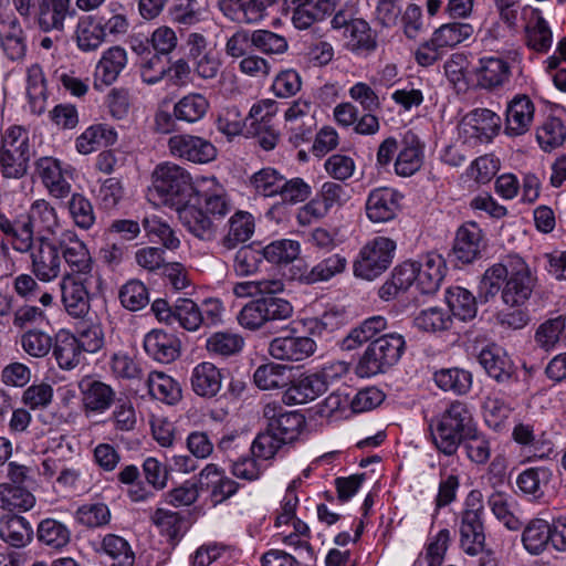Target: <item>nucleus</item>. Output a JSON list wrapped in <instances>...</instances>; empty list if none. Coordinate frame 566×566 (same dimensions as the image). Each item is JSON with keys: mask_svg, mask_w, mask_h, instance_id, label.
Listing matches in <instances>:
<instances>
[{"mask_svg": "<svg viewBox=\"0 0 566 566\" xmlns=\"http://www.w3.org/2000/svg\"><path fill=\"white\" fill-rule=\"evenodd\" d=\"M475 428L473 417L464 402L453 401L430 422L434 446L446 455L457 452L463 439Z\"/></svg>", "mask_w": 566, "mask_h": 566, "instance_id": "nucleus-1", "label": "nucleus"}, {"mask_svg": "<svg viewBox=\"0 0 566 566\" xmlns=\"http://www.w3.org/2000/svg\"><path fill=\"white\" fill-rule=\"evenodd\" d=\"M293 315L292 304L281 297L262 296L247 303L238 314L239 324L250 331H256L262 327L287 329L284 324Z\"/></svg>", "mask_w": 566, "mask_h": 566, "instance_id": "nucleus-2", "label": "nucleus"}, {"mask_svg": "<svg viewBox=\"0 0 566 566\" xmlns=\"http://www.w3.org/2000/svg\"><path fill=\"white\" fill-rule=\"evenodd\" d=\"M85 282L77 298L73 300V357L80 353L94 354L104 346V333L94 313L90 312ZM77 364L73 359V367Z\"/></svg>", "mask_w": 566, "mask_h": 566, "instance_id": "nucleus-3", "label": "nucleus"}, {"mask_svg": "<svg viewBox=\"0 0 566 566\" xmlns=\"http://www.w3.org/2000/svg\"><path fill=\"white\" fill-rule=\"evenodd\" d=\"M195 191L190 174L176 164L158 165L153 172L150 193L157 196L164 205L178 207L190 202Z\"/></svg>", "mask_w": 566, "mask_h": 566, "instance_id": "nucleus-4", "label": "nucleus"}, {"mask_svg": "<svg viewBox=\"0 0 566 566\" xmlns=\"http://www.w3.org/2000/svg\"><path fill=\"white\" fill-rule=\"evenodd\" d=\"M405 339L397 333L382 335L374 339L358 361L356 373L359 377H371L385 373L401 357Z\"/></svg>", "mask_w": 566, "mask_h": 566, "instance_id": "nucleus-5", "label": "nucleus"}, {"mask_svg": "<svg viewBox=\"0 0 566 566\" xmlns=\"http://www.w3.org/2000/svg\"><path fill=\"white\" fill-rule=\"evenodd\" d=\"M483 513L482 493L479 490H472L465 499L459 526L460 547L470 556H476L485 548Z\"/></svg>", "mask_w": 566, "mask_h": 566, "instance_id": "nucleus-6", "label": "nucleus"}, {"mask_svg": "<svg viewBox=\"0 0 566 566\" xmlns=\"http://www.w3.org/2000/svg\"><path fill=\"white\" fill-rule=\"evenodd\" d=\"M396 242L390 238L376 237L359 251L354 262L356 277L371 281L381 275L392 263Z\"/></svg>", "mask_w": 566, "mask_h": 566, "instance_id": "nucleus-7", "label": "nucleus"}, {"mask_svg": "<svg viewBox=\"0 0 566 566\" xmlns=\"http://www.w3.org/2000/svg\"><path fill=\"white\" fill-rule=\"evenodd\" d=\"M534 286L535 277L528 265L521 256L514 255L501 293L503 303L510 307L523 306L531 297Z\"/></svg>", "mask_w": 566, "mask_h": 566, "instance_id": "nucleus-8", "label": "nucleus"}, {"mask_svg": "<svg viewBox=\"0 0 566 566\" xmlns=\"http://www.w3.org/2000/svg\"><path fill=\"white\" fill-rule=\"evenodd\" d=\"M25 214L33 228L39 224L54 237L67 261L69 243L71 242L70 230L66 221L59 218L56 210L44 199H39L31 205Z\"/></svg>", "mask_w": 566, "mask_h": 566, "instance_id": "nucleus-9", "label": "nucleus"}, {"mask_svg": "<svg viewBox=\"0 0 566 566\" xmlns=\"http://www.w3.org/2000/svg\"><path fill=\"white\" fill-rule=\"evenodd\" d=\"M263 417L270 431L274 432L285 444L295 441L305 427V417L298 411H286L275 401L263 407Z\"/></svg>", "mask_w": 566, "mask_h": 566, "instance_id": "nucleus-10", "label": "nucleus"}, {"mask_svg": "<svg viewBox=\"0 0 566 566\" xmlns=\"http://www.w3.org/2000/svg\"><path fill=\"white\" fill-rule=\"evenodd\" d=\"M0 232L17 252L32 251L34 229L25 213L15 214L0 209Z\"/></svg>", "mask_w": 566, "mask_h": 566, "instance_id": "nucleus-11", "label": "nucleus"}, {"mask_svg": "<svg viewBox=\"0 0 566 566\" xmlns=\"http://www.w3.org/2000/svg\"><path fill=\"white\" fill-rule=\"evenodd\" d=\"M168 147L174 156L198 164L209 163L217 156L211 142L195 135H174L168 139Z\"/></svg>", "mask_w": 566, "mask_h": 566, "instance_id": "nucleus-12", "label": "nucleus"}, {"mask_svg": "<svg viewBox=\"0 0 566 566\" xmlns=\"http://www.w3.org/2000/svg\"><path fill=\"white\" fill-rule=\"evenodd\" d=\"M316 348L317 345L311 337L287 335L273 338L268 352L275 360L298 363L310 358Z\"/></svg>", "mask_w": 566, "mask_h": 566, "instance_id": "nucleus-13", "label": "nucleus"}, {"mask_svg": "<svg viewBox=\"0 0 566 566\" xmlns=\"http://www.w3.org/2000/svg\"><path fill=\"white\" fill-rule=\"evenodd\" d=\"M501 123V117L495 112L488 108H476L463 117L461 129L467 138L488 143L497 135Z\"/></svg>", "mask_w": 566, "mask_h": 566, "instance_id": "nucleus-14", "label": "nucleus"}, {"mask_svg": "<svg viewBox=\"0 0 566 566\" xmlns=\"http://www.w3.org/2000/svg\"><path fill=\"white\" fill-rule=\"evenodd\" d=\"M402 196L392 188H376L366 201V214L371 222H388L400 211Z\"/></svg>", "mask_w": 566, "mask_h": 566, "instance_id": "nucleus-15", "label": "nucleus"}, {"mask_svg": "<svg viewBox=\"0 0 566 566\" xmlns=\"http://www.w3.org/2000/svg\"><path fill=\"white\" fill-rule=\"evenodd\" d=\"M35 174L51 196L57 199H64L69 196L71 191L66 179L69 171L62 167L59 159L53 157L39 158L35 161Z\"/></svg>", "mask_w": 566, "mask_h": 566, "instance_id": "nucleus-16", "label": "nucleus"}, {"mask_svg": "<svg viewBox=\"0 0 566 566\" xmlns=\"http://www.w3.org/2000/svg\"><path fill=\"white\" fill-rule=\"evenodd\" d=\"M484 248L482 230L473 222H465L462 224L455 234L453 242L452 254L454 258L468 264L478 259Z\"/></svg>", "mask_w": 566, "mask_h": 566, "instance_id": "nucleus-17", "label": "nucleus"}, {"mask_svg": "<svg viewBox=\"0 0 566 566\" xmlns=\"http://www.w3.org/2000/svg\"><path fill=\"white\" fill-rule=\"evenodd\" d=\"M39 245L35 250L32 249V270L35 276L44 282L54 280L61 270V258L59 249L54 243L48 239L39 238Z\"/></svg>", "mask_w": 566, "mask_h": 566, "instance_id": "nucleus-18", "label": "nucleus"}, {"mask_svg": "<svg viewBox=\"0 0 566 566\" xmlns=\"http://www.w3.org/2000/svg\"><path fill=\"white\" fill-rule=\"evenodd\" d=\"M326 390L327 387L318 373L301 375L296 379H291L282 400L286 405H302L315 400Z\"/></svg>", "mask_w": 566, "mask_h": 566, "instance_id": "nucleus-19", "label": "nucleus"}, {"mask_svg": "<svg viewBox=\"0 0 566 566\" xmlns=\"http://www.w3.org/2000/svg\"><path fill=\"white\" fill-rule=\"evenodd\" d=\"M534 111V104L527 95H516L506 107L505 133L510 136L525 134L533 122Z\"/></svg>", "mask_w": 566, "mask_h": 566, "instance_id": "nucleus-20", "label": "nucleus"}, {"mask_svg": "<svg viewBox=\"0 0 566 566\" xmlns=\"http://www.w3.org/2000/svg\"><path fill=\"white\" fill-rule=\"evenodd\" d=\"M522 14L526 20L525 33L528 48L541 53L547 52L552 46L553 34L542 17V12L536 8L525 6Z\"/></svg>", "mask_w": 566, "mask_h": 566, "instance_id": "nucleus-21", "label": "nucleus"}, {"mask_svg": "<svg viewBox=\"0 0 566 566\" xmlns=\"http://www.w3.org/2000/svg\"><path fill=\"white\" fill-rule=\"evenodd\" d=\"M443 259L436 253H428L416 261V289L422 294H432L438 291L443 280Z\"/></svg>", "mask_w": 566, "mask_h": 566, "instance_id": "nucleus-22", "label": "nucleus"}, {"mask_svg": "<svg viewBox=\"0 0 566 566\" xmlns=\"http://www.w3.org/2000/svg\"><path fill=\"white\" fill-rule=\"evenodd\" d=\"M81 400L86 411L103 412L111 407L115 398L113 388L93 377H84L78 382Z\"/></svg>", "mask_w": 566, "mask_h": 566, "instance_id": "nucleus-23", "label": "nucleus"}, {"mask_svg": "<svg viewBox=\"0 0 566 566\" xmlns=\"http://www.w3.org/2000/svg\"><path fill=\"white\" fill-rule=\"evenodd\" d=\"M479 86L493 90L504 86L511 77L510 64L499 56H484L479 60L476 69Z\"/></svg>", "mask_w": 566, "mask_h": 566, "instance_id": "nucleus-24", "label": "nucleus"}, {"mask_svg": "<svg viewBox=\"0 0 566 566\" xmlns=\"http://www.w3.org/2000/svg\"><path fill=\"white\" fill-rule=\"evenodd\" d=\"M222 380L221 370L210 361L198 364L190 376L192 390L203 398L216 397L221 389Z\"/></svg>", "mask_w": 566, "mask_h": 566, "instance_id": "nucleus-25", "label": "nucleus"}, {"mask_svg": "<svg viewBox=\"0 0 566 566\" xmlns=\"http://www.w3.org/2000/svg\"><path fill=\"white\" fill-rule=\"evenodd\" d=\"M423 150L420 139L412 132H407L401 140L400 150L395 161L399 176L408 177L418 171L422 165Z\"/></svg>", "mask_w": 566, "mask_h": 566, "instance_id": "nucleus-26", "label": "nucleus"}, {"mask_svg": "<svg viewBox=\"0 0 566 566\" xmlns=\"http://www.w3.org/2000/svg\"><path fill=\"white\" fill-rule=\"evenodd\" d=\"M180 223L196 238L209 241L214 237L211 219L196 205L190 202L176 207Z\"/></svg>", "mask_w": 566, "mask_h": 566, "instance_id": "nucleus-27", "label": "nucleus"}, {"mask_svg": "<svg viewBox=\"0 0 566 566\" xmlns=\"http://www.w3.org/2000/svg\"><path fill=\"white\" fill-rule=\"evenodd\" d=\"M146 353L155 360L164 364L174 361L179 356V342L161 329H153L144 339Z\"/></svg>", "mask_w": 566, "mask_h": 566, "instance_id": "nucleus-28", "label": "nucleus"}, {"mask_svg": "<svg viewBox=\"0 0 566 566\" xmlns=\"http://www.w3.org/2000/svg\"><path fill=\"white\" fill-rule=\"evenodd\" d=\"M291 379L292 368L273 361L260 365L253 374V381L261 390L287 389Z\"/></svg>", "mask_w": 566, "mask_h": 566, "instance_id": "nucleus-29", "label": "nucleus"}, {"mask_svg": "<svg viewBox=\"0 0 566 566\" xmlns=\"http://www.w3.org/2000/svg\"><path fill=\"white\" fill-rule=\"evenodd\" d=\"M33 537L29 521L20 515H3L0 518V538L12 547H23Z\"/></svg>", "mask_w": 566, "mask_h": 566, "instance_id": "nucleus-30", "label": "nucleus"}, {"mask_svg": "<svg viewBox=\"0 0 566 566\" xmlns=\"http://www.w3.org/2000/svg\"><path fill=\"white\" fill-rule=\"evenodd\" d=\"M514 255L504 258L501 262L495 263L488 268L482 275L479 285V297L483 302H489L495 297L505 284L509 275V265L513 262Z\"/></svg>", "mask_w": 566, "mask_h": 566, "instance_id": "nucleus-31", "label": "nucleus"}, {"mask_svg": "<svg viewBox=\"0 0 566 566\" xmlns=\"http://www.w3.org/2000/svg\"><path fill=\"white\" fill-rule=\"evenodd\" d=\"M126 64L127 53L124 48L115 45L107 49L96 65V81L101 80L105 85L113 84L126 67Z\"/></svg>", "mask_w": 566, "mask_h": 566, "instance_id": "nucleus-32", "label": "nucleus"}, {"mask_svg": "<svg viewBox=\"0 0 566 566\" xmlns=\"http://www.w3.org/2000/svg\"><path fill=\"white\" fill-rule=\"evenodd\" d=\"M92 258L82 241L73 239V300L77 298L85 282V290L92 283Z\"/></svg>", "mask_w": 566, "mask_h": 566, "instance_id": "nucleus-33", "label": "nucleus"}, {"mask_svg": "<svg viewBox=\"0 0 566 566\" xmlns=\"http://www.w3.org/2000/svg\"><path fill=\"white\" fill-rule=\"evenodd\" d=\"M27 96L30 112L40 115L45 109L46 88L42 67L32 64L27 70Z\"/></svg>", "mask_w": 566, "mask_h": 566, "instance_id": "nucleus-34", "label": "nucleus"}, {"mask_svg": "<svg viewBox=\"0 0 566 566\" xmlns=\"http://www.w3.org/2000/svg\"><path fill=\"white\" fill-rule=\"evenodd\" d=\"M479 363L485 371L499 382L509 380L513 373V364L500 349L488 347L481 350Z\"/></svg>", "mask_w": 566, "mask_h": 566, "instance_id": "nucleus-35", "label": "nucleus"}, {"mask_svg": "<svg viewBox=\"0 0 566 566\" xmlns=\"http://www.w3.org/2000/svg\"><path fill=\"white\" fill-rule=\"evenodd\" d=\"M346 266V258L339 253H333L322 259L310 271L303 273L300 280L306 284L328 281L335 275L343 273Z\"/></svg>", "mask_w": 566, "mask_h": 566, "instance_id": "nucleus-36", "label": "nucleus"}, {"mask_svg": "<svg viewBox=\"0 0 566 566\" xmlns=\"http://www.w3.org/2000/svg\"><path fill=\"white\" fill-rule=\"evenodd\" d=\"M209 106L206 96L200 93H189L174 105V116L177 120L193 124L205 117Z\"/></svg>", "mask_w": 566, "mask_h": 566, "instance_id": "nucleus-37", "label": "nucleus"}, {"mask_svg": "<svg viewBox=\"0 0 566 566\" xmlns=\"http://www.w3.org/2000/svg\"><path fill=\"white\" fill-rule=\"evenodd\" d=\"M244 346V338L233 332H216L206 340L207 352L214 357L227 358L239 354Z\"/></svg>", "mask_w": 566, "mask_h": 566, "instance_id": "nucleus-38", "label": "nucleus"}, {"mask_svg": "<svg viewBox=\"0 0 566 566\" xmlns=\"http://www.w3.org/2000/svg\"><path fill=\"white\" fill-rule=\"evenodd\" d=\"M551 524L543 518H534L525 526L522 542L532 555H539L551 544Z\"/></svg>", "mask_w": 566, "mask_h": 566, "instance_id": "nucleus-39", "label": "nucleus"}, {"mask_svg": "<svg viewBox=\"0 0 566 566\" xmlns=\"http://www.w3.org/2000/svg\"><path fill=\"white\" fill-rule=\"evenodd\" d=\"M101 551L107 557L109 566H134L135 554L128 542L118 535L104 536Z\"/></svg>", "mask_w": 566, "mask_h": 566, "instance_id": "nucleus-40", "label": "nucleus"}, {"mask_svg": "<svg viewBox=\"0 0 566 566\" xmlns=\"http://www.w3.org/2000/svg\"><path fill=\"white\" fill-rule=\"evenodd\" d=\"M446 300L450 311L459 319L465 322L476 316V298L467 289L461 286L449 287Z\"/></svg>", "mask_w": 566, "mask_h": 566, "instance_id": "nucleus-41", "label": "nucleus"}, {"mask_svg": "<svg viewBox=\"0 0 566 566\" xmlns=\"http://www.w3.org/2000/svg\"><path fill=\"white\" fill-rule=\"evenodd\" d=\"M387 328V319L384 316H373L365 319L358 327L343 339L342 346L346 350H353L364 343L373 339L378 333Z\"/></svg>", "mask_w": 566, "mask_h": 566, "instance_id": "nucleus-42", "label": "nucleus"}, {"mask_svg": "<svg viewBox=\"0 0 566 566\" xmlns=\"http://www.w3.org/2000/svg\"><path fill=\"white\" fill-rule=\"evenodd\" d=\"M147 387L155 399L170 405L181 398V389L178 382L161 371H154L148 375Z\"/></svg>", "mask_w": 566, "mask_h": 566, "instance_id": "nucleus-43", "label": "nucleus"}, {"mask_svg": "<svg viewBox=\"0 0 566 566\" xmlns=\"http://www.w3.org/2000/svg\"><path fill=\"white\" fill-rule=\"evenodd\" d=\"M36 536L42 544L60 551L69 544L71 533L64 523L55 518H45L40 522Z\"/></svg>", "mask_w": 566, "mask_h": 566, "instance_id": "nucleus-44", "label": "nucleus"}, {"mask_svg": "<svg viewBox=\"0 0 566 566\" xmlns=\"http://www.w3.org/2000/svg\"><path fill=\"white\" fill-rule=\"evenodd\" d=\"M284 176L273 167H264L249 178V186L262 197H277Z\"/></svg>", "mask_w": 566, "mask_h": 566, "instance_id": "nucleus-45", "label": "nucleus"}, {"mask_svg": "<svg viewBox=\"0 0 566 566\" xmlns=\"http://www.w3.org/2000/svg\"><path fill=\"white\" fill-rule=\"evenodd\" d=\"M35 504L34 495L28 490L9 483L0 484V509L6 511L31 510Z\"/></svg>", "mask_w": 566, "mask_h": 566, "instance_id": "nucleus-46", "label": "nucleus"}, {"mask_svg": "<svg viewBox=\"0 0 566 566\" xmlns=\"http://www.w3.org/2000/svg\"><path fill=\"white\" fill-rule=\"evenodd\" d=\"M70 0H41L39 10V24L43 31L63 28L69 14Z\"/></svg>", "mask_w": 566, "mask_h": 566, "instance_id": "nucleus-47", "label": "nucleus"}, {"mask_svg": "<svg viewBox=\"0 0 566 566\" xmlns=\"http://www.w3.org/2000/svg\"><path fill=\"white\" fill-rule=\"evenodd\" d=\"M472 33L473 28L469 23L453 22L442 24L433 32L430 44L440 49L453 48L470 38Z\"/></svg>", "mask_w": 566, "mask_h": 566, "instance_id": "nucleus-48", "label": "nucleus"}, {"mask_svg": "<svg viewBox=\"0 0 566 566\" xmlns=\"http://www.w3.org/2000/svg\"><path fill=\"white\" fill-rule=\"evenodd\" d=\"M565 329L566 317L564 315H558L545 321L537 327L534 340L539 348L549 352L554 349L565 336Z\"/></svg>", "mask_w": 566, "mask_h": 566, "instance_id": "nucleus-49", "label": "nucleus"}, {"mask_svg": "<svg viewBox=\"0 0 566 566\" xmlns=\"http://www.w3.org/2000/svg\"><path fill=\"white\" fill-rule=\"evenodd\" d=\"M434 381L444 391H452L455 395H463L469 391L472 385V376L469 371L460 368H446L434 373Z\"/></svg>", "mask_w": 566, "mask_h": 566, "instance_id": "nucleus-50", "label": "nucleus"}, {"mask_svg": "<svg viewBox=\"0 0 566 566\" xmlns=\"http://www.w3.org/2000/svg\"><path fill=\"white\" fill-rule=\"evenodd\" d=\"M346 45L353 52L371 51L376 48V41L369 24L363 19L354 20L344 31Z\"/></svg>", "mask_w": 566, "mask_h": 566, "instance_id": "nucleus-51", "label": "nucleus"}, {"mask_svg": "<svg viewBox=\"0 0 566 566\" xmlns=\"http://www.w3.org/2000/svg\"><path fill=\"white\" fill-rule=\"evenodd\" d=\"M552 476V471L545 467L530 468L520 473L516 484L524 494L538 499L544 494L542 488L548 484Z\"/></svg>", "mask_w": 566, "mask_h": 566, "instance_id": "nucleus-52", "label": "nucleus"}, {"mask_svg": "<svg viewBox=\"0 0 566 566\" xmlns=\"http://www.w3.org/2000/svg\"><path fill=\"white\" fill-rule=\"evenodd\" d=\"M254 232V220L251 213L238 211L229 220V232L223 240L227 248L231 249L240 242L251 238Z\"/></svg>", "mask_w": 566, "mask_h": 566, "instance_id": "nucleus-53", "label": "nucleus"}, {"mask_svg": "<svg viewBox=\"0 0 566 566\" xmlns=\"http://www.w3.org/2000/svg\"><path fill=\"white\" fill-rule=\"evenodd\" d=\"M151 521L169 541L179 539L186 530L184 516L175 511L159 507L153 514Z\"/></svg>", "mask_w": 566, "mask_h": 566, "instance_id": "nucleus-54", "label": "nucleus"}, {"mask_svg": "<svg viewBox=\"0 0 566 566\" xmlns=\"http://www.w3.org/2000/svg\"><path fill=\"white\" fill-rule=\"evenodd\" d=\"M285 120L292 125V129L301 128L308 122L310 125L306 130L296 133V137L305 139L312 133L313 115L312 103L307 99L298 98L291 103L284 113Z\"/></svg>", "mask_w": 566, "mask_h": 566, "instance_id": "nucleus-55", "label": "nucleus"}, {"mask_svg": "<svg viewBox=\"0 0 566 566\" xmlns=\"http://www.w3.org/2000/svg\"><path fill=\"white\" fill-rule=\"evenodd\" d=\"M102 24L87 18L81 20L76 29V43L83 52L97 50L104 42Z\"/></svg>", "mask_w": 566, "mask_h": 566, "instance_id": "nucleus-56", "label": "nucleus"}, {"mask_svg": "<svg viewBox=\"0 0 566 566\" xmlns=\"http://www.w3.org/2000/svg\"><path fill=\"white\" fill-rule=\"evenodd\" d=\"M202 6L199 0H175L169 8L171 20L185 27L199 23L202 20Z\"/></svg>", "mask_w": 566, "mask_h": 566, "instance_id": "nucleus-57", "label": "nucleus"}, {"mask_svg": "<svg viewBox=\"0 0 566 566\" xmlns=\"http://www.w3.org/2000/svg\"><path fill=\"white\" fill-rule=\"evenodd\" d=\"M31 154L0 149V168L4 178L20 179L28 171Z\"/></svg>", "mask_w": 566, "mask_h": 566, "instance_id": "nucleus-58", "label": "nucleus"}, {"mask_svg": "<svg viewBox=\"0 0 566 566\" xmlns=\"http://www.w3.org/2000/svg\"><path fill=\"white\" fill-rule=\"evenodd\" d=\"M536 138L545 151L559 147L566 140V127L556 117L548 118L538 129Z\"/></svg>", "mask_w": 566, "mask_h": 566, "instance_id": "nucleus-59", "label": "nucleus"}, {"mask_svg": "<svg viewBox=\"0 0 566 566\" xmlns=\"http://www.w3.org/2000/svg\"><path fill=\"white\" fill-rule=\"evenodd\" d=\"M300 252V243L287 239L273 241L263 248V255L265 260L275 264L293 262L297 259Z\"/></svg>", "mask_w": 566, "mask_h": 566, "instance_id": "nucleus-60", "label": "nucleus"}, {"mask_svg": "<svg viewBox=\"0 0 566 566\" xmlns=\"http://www.w3.org/2000/svg\"><path fill=\"white\" fill-rule=\"evenodd\" d=\"M251 46L264 54H283L286 52L287 40L270 30H254L251 33Z\"/></svg>", "mask_w": 566, "mask_h": 566, "instance_id": "nucleus-61", "label": "nucleus"}, {"mask_svg": "<svg viewBox=\"0 0 566 566\" xmlns=\"http://www.w3.org/2000/svg\"><path fill=\"white\" fill-rule=\"evenodd\" d=\"M122 305L129 311H139L149 303L148 290L138 280H130L119 290Z\"/></svg>", "mask_w": 566, "mask_h": 566, "instance_id": "nucleus-62", "label": "nucleus"}, {"mask_svg": "<svg viewBox=\"0 0 566 566\" xmlns=\"http://www.w3.org/2000/svg\"><path fill=\"white\" fill-rule=\"evenodd\" d=\"M174 313L175 322L187 331L195 332L202 325L200 307L190 298H178Z\"/></svg>", "mask_w": 566, "mask_h": 566, "instance_id": "nucleus-63", "label": "nucleus"}, {"mask_svg": "<svg viewBox=\"0 0 566 566\" xmlns=\"http://www.w3.org/2000/svg\"><path fill=\"white\" fill-rule=\"evenodd\" d=\"M263 259H265L263 250L255 249L252 245H244L234 255L233 269L238 275L248 276L259 270Z\"/></svg>", "mask_w": 566, "mask_h": 566, "instance_id": "nucleus-64", "label": "nucleus"}]
</instances>
